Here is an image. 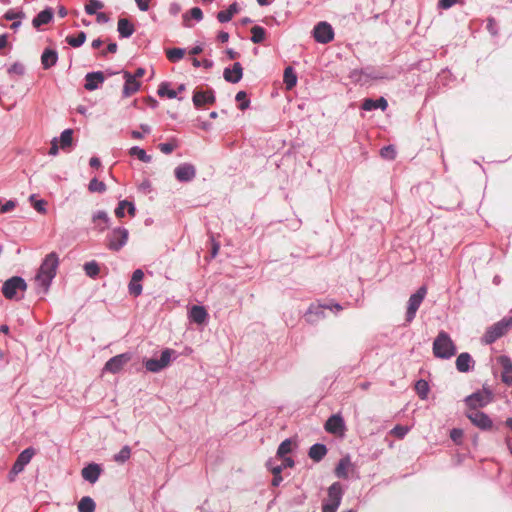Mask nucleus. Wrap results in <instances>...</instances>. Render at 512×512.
<instances>
[{
    "label": "nucleus",
    "instance_id": "1",
    "mask_svg": "<svg viewBox=\"0 0 512 512\" xmlns=\"http://www.w3.org/2000/svg\"><path fill=\"white\" fill-rule=\"evenodd\" d=\"M58 266L59 257L56 252H50L43 259L36 274V281L43 288L44 293H46L50 288L51 283L56 276Z\"/></svg>",
    "mask_w": 512,
    "mask_h": 512
},
{
    "label": "nucleus",
    "instance_id": "2",
    "mask_svg": "<svg viewBox=\"0 0 512 512\" xmlns=\"http://www.w3.org/2000/svg\"><path fill=\"white\" fill-rule=\"evenodd\" d=\"M432 351L436 358L448 360L456 354L457 347L450 335L441 330L433 341Z\"/></svg>",
    "mask_w": 512,
    "mask_h": 512
},
{
    "label": "nucleus",
    "instance_id": "3",
    "mask_svg": "<svg viewBox=\"0 0 512 512\" xmlns=\"http://www.w3.org/2000/svg\"><path fill=\"white\" fill-rule=\"evenodd\" d=\"M511 328L512 316L503 317L501 320L486 329L482 340L485 344H493L496 340L504 336Z\"/></svg>",
    "mask_w": 512,
    "mask_h": 512
},
{
    "label": "nucleus",
    "instance_id": "4",
    "mask_svg": "<svg viewBox=\"0 0 512 512\" xmlns=\"http://www.w3.org/2000/svg\"><path fill=\"white\" fill-rule=\"evenodd\" d=\"M328 499L322 503V512H337L343 495L344 489L340 482L332 483L327 490Z\"/></svg>",
    "mask_w": 512,
    "mask_h": 512
},
{
    "label": "nucleus",
    "instance_id": "5",
    "mask_svg": "<svg viewBox=\"0 0 512 512\" xmlns=\"http://www.w3.org/2000/svg\"><path fill=\"white\" fill-rule=\"evenodd\" d=\"M325 309L340 311L342 310V306L339 303L332 302L311 303L305 313V320L310 324H316L319 320L325 317Z\"/></svg>",
    "mask_w": 512,
    "mask_h": 512
},
{
    "label": "nucleus",
    "instance_id": "6",
    "mask_svg": "<svg viewBox=\"0 0 512 512\" xmlns=\"http://www.w3.org/2000/svg\"><path fill=\"white\" fill-rule=\"evenodd\" d=\"M176 351L170 348H165L161 351L159 358H149L143 361L145 369L149 372L158 373L168 367L171 362L172 356Z\"/></svg>",
    "mask_w": 512,
    "mask_h": 512
},
{
    "label": "nucleus",
    "instance_id": "7",
    "mask_svg": "<svg viewBox=\"0 0 512 512\" xmlns=\"http://www.w3.org/2000/svg\"><path fill=\"white\" fill-rule=\"evenodd\" d=\"M129 231L124 227L112 229L106 236L107 247L111 251H120L128 241Z\"/></svg>",
    "mask_w": 512,
    "mask_h": 512
},
{
    "label": "nucleus",
    "instance_id": "8",
    "mask_svg": "<svg viewBox=\"0 0 512 512\" xmlns=\"http://www.w3.org/2000/svg\"><path fill=\"white\" fill-rule=\"evenodd\" d=\"M493 399V394L489 388L483 387V390H478L470 395H468L464 402L470 410H476L479 408H484L487 406Z\"/></svg>",
    "mask_w": 512,
    "mask_h": 512
},
{
    "label": "nucleus",
    "instance_id": "9",
    "mask_svg": "<svg viewBox=\"0 0 512 512\" xmlns=\"http://www.w3.org/2000/svg\"><path fill=\"white\" fill-rule=\"evenodd\" d=\"M27 283L21 276H12L7 279L2 286L3 296L8 300L18 299V291H26Z\"/></svg>",
    "mask_w": 512,
    "mask_h": 512
},
{
    "label": "nucleus",
    "instance_id": "10",
    "mask_svg": "<svg viewBox=\"0 0 512 512\" xmlns=\"http://www.w3.org/2000/svg\"><path fill=\"white\" fill-rule=\"evenodd\" d=\"M427 293L425 286H421L415 293H413L408 300V306L406 311V321L412 322L416 316L417 310L419 309L422 301L424 300Z\"/></svg>",
    "mask_w": 512,
    "mask_h": 512
},
{
    "label": "nucleus",
    "instance_id": "11",
    "mask_svg": "<svg viewBox=\"0 0 512 512\" xmlns=\"http://www.w3.org/2000/svg\"><path fill=\"white\" fill-rule=\"evenodd\" d=\"M312 35L317 43L327 44L334 39V30L328 22L321 21L314 26Z\"/></svg>",
    "mask_w": 512,
    "mask_h": 512
},
{
    "label": "nucleus",
    "instance_id": "12",
    "mask_svg": "<svg viewBox=\"0 0 512 512\" xmlns=\"http://www.w3.org/2000/svg\"><path fill=\"white\" fill-rule=\"evenodd\" d=\"M465 415L474 426L478 427L482 431H489L493 426V422L488 414L480 411L479 409L470 410Z\"/></svg>",
    "mask_w": 512,
    "mask_h": 512
},
{
    "label": "nucleus",
    "instance_id": "13",
    "mask_svg": "<svg viewBox=\"0 0 512 512\" xmlns=\"http://www.w3.org/2000/svg\"><path fill=\"white\" fill-rule=\"evenodd\" d=\"M131 360L130 353L118 354L110 358L104 365L103 371L112 374L119 373L123 367Z\"/></svg>",
    "mask_w": 512,
    "mask_h": 512
},
{
    "label": "nucleus",
    "instance_id": "14",
    "mask_svg": "<svg viewBox=\"0 0 512 512\" xmlns=\"http://www.w3.org/2000/svg\"><path fill=\"white\" fill-rule=\"evenodd\" d=\"M174 176L181 183L191 182L196 177V168L191 163H181L174 169Z\"/></svg>",
    "mask_w": 512,
    "mask_h": 512
},
{
    "label": "nucleus",
    "instance_id": "15",
    "mask_svg": "<svg viewBox=\"0 0 512 512\" xmlns=\"http://www.w3.org/2000/svg\"><path fill=\"white\" fill-rule=\"evenodd\" d=\"M325 430L334 435H343L346 430V425L343 417L340 414H332L324 424Z\"/></svg>",
    "mask_w": 512,
    "mask_h": 512
},
{
    "label": "nucleus",
    "instance_id": "16",
    "mask_svg": "<svg viewBox=\"0 0 512 512\" xmlns=\"http://www.w3.org/2000/svg\"><path fill=\"white\" fill-rule=\"evenodd\" d=\"M215 101V92L211 88L206 91L195 89L193 92L192 102L197 109L201 108L205 104H213Z\"/></svg>",
    "mask_w": 512,
    "mask_h": 512
},
{
    "label": "nucleus",
    "instance_id": "17",
    "mask_svg": "<svg viewBox=\"0 0 512 512\" xmlns=\"http://www.w3.org/2000/svg\"><path fill=\"white\" fill-rule=\"evenodd\" d=\"M105 79V74L102 71L88 72L84 78V88L87 91L97 90L104 83Z\"/></svg>",
    "mask_w": 512,
    "mask_h": 512
},
{
    "label": "nucleus",
    "instance_id": "18",
    "mask_svg": "<svg viewBox=\"0 0 512 512\" xmlns=\"http://www.w3.org/2000/svg\"><path fill=\"white\" fill-rule=\"evenodd\" d=\"M144 278V272L142 269H136L133 271L131 280L128 284V292L133 297H138L142 294L143 287L141 281Z\"/></svg>",
    "mask_w": 512,
    "mask_h": 512
},
{
    "label": "nucleus",
    "instance_id": "19",
    "mask_svg": "<svg viewBox=\"0 0 512 512\" xmlns=\"http://www.w3.org/2000/svg\"><path fill=\"white\" fill-rule=\"evenodd\" d=\"M188 317L192 323L197 325H204L208 321V312L202 305H193L188 310Z\"/></svg>",
    "mask_w": 512,
    "mask_h": 512
},
{
    "label": "nucleus",
    "instance_id": "20",
    "mask_svg": "<svg viewBox=\"0 0 512 512\" xmlns=\"http://www.w3.org/2000/svg\"><path fill=\"white\" fill-rule=\"evenodd\" d=\"M223 77L226 82L236 84L243 77V67L240 62H235L232 67H226L223 71Z\"/></svg>",
    "mask_w": 512,
    "mask_h": 512
},
{
    "label": "nucleus",
    "instance_id": "21",
    "mask_svg": "<svg viewBox=\"0 0 512 512\" xmlns=\"http://www.w3.org/2000/svg\"><path fill=\"white\" fill-rule=\"evenodd\" d=\"M102 471L103 470L100 464L89 463L83 467L81 475L84 480L88 481L91 484H94L98 481Z\"/></svg>",
    "mask_w": 512,
    "mask_h": 512
},
{
    "label": "nucleus",
    "instance_id": "22",
    "mask_svg": "<svg viewBox=\"0 0 512 512\" xmlns=\"http://www.w3.org/2000/svg\"><path fill=\"white\" fill-rule=\"evenodd\" d=\"M456 369L461 373H468L474 370L475 361L468 352H462L455 361Z\"/></svg>",
    "mask_w": 512,
    "mask_h": 512
},
{
    "label": "nucleus",
    "instance_id": "23",
    "mask_svg": "<svg viewBox=\"0 0 512 512\" xmlns=\"http://www.w3.org/2000/svg\"><path fill=\"white\" fill-rule=\"evenodd\" d=\"M123 77L125 79L122 92L123 97H130L139 90L140 83L135 79V76H132L128 71H123Z\"/></svg>",
    "mask_w": 512,
    "mask_h": 512
},
{
    "label": "nucleus",
    "instance_id": "24",
    "mask_svg": "<svg viewBox=\"0 0 512 512\" xmlns=\"http://www.w3.org/2000/svg\"><path fill=\"white\" fill-rule=\"evenodd\" d=\"M54 17V10L51 7H46L40 11L33 19L32 26L39 30L42 25H47L52 22Z\"/></svg>",
    "mask_w": 512,
    "mask_h": 512
},
{
    "label": "nucleus",
    "instance_id": "25",
    "mask_svg": "<svg viewBox=\"0 0 512 512\" xmlns=\"http://www.w3.org/2000/svg\"><path fill=\"white\" fill-rule=\"evenodd\" d=\"M387 107L388 102L383 96H380L377 99L365 98L361 104V109L364 111H373L376 109H381L382 111H385Z\"/></svg>",
    "mask_w": 512,
    "mask_h": 512
},
{
    "label": "nucleus",
    "instance_id": "26",
    "mask_svg": "<svg viewBox=\"0 0 512 512\" xmlns=\"http://www.w3.org/2000/svg\"><path fill=\"white\" fill-rule=\"evenodd\" d=\"M35 454L36 449L34 447H27L17 456L13 466L22 472Z\"/></svg>",
    "mask_w": 512,
    "mask_h": 512
},
{
    "label": "nucleus",
    "instance_id": "27",
    "mask_svg": "<svg viewBox=\"0 0 512 512\" xmlns=\"http://www.w3.org/2000/svg\"><path fill=\"white\" fill-rule=\"evenodd\" d=\"M498 363L501 365L503 372L501 379L503 383L510 385L512 383V360L509 356L501 355L498 358Z\"/></svg>",
    "mask_w": 512,
    "mask_h": 512
},
{
    "label": "nucleus",
    "instance_id": "28",
    "mask_svg": "<svg viewBox=\"0 0 512 512\" xmlns=\"http://www.w3.org/2000/svg\"><path fill=\"white\" fill-rule=\"evenodd\" d=\"M58 61V52L53 48H45L41 55V64L43 69L48 70L56 65Z\"/></svg>",
    "mask_w": 512,
    "mask_h": 512
},
{
    "label": "nucleus",
    "instance_id": "29",
    "mask_svg": "<svg viewBox=\"0 0 512 512\" xmlns=\"http://www.w3.org/2000/svg\"><path fill=\"white\" fill-rule=\"evenodd\" d=\"M92 222L99 232H104L110 226V217L104 210H99L92 215Z\"/></svg>",
    "mask_w": 512,
    "mask_h": 512
},
{
    "label": "nucleus",
    "instance_id": "30",
    "mask_svg": "<svg viewBox=\"0 0 512 512\" xmlns=\"http://www.w3.org/2000/svg\"><path fill=\"white\" fill-rule=\"evenodd\" d=\"M74 130L71 128H67L60 134L58 138V144L63 151H71V149L75 146L73 139Z\"/></svg>",
    "mask_w": 512,
    "mask_h": 512
},
{
    "label": "nucleus",
    "instance_id": "31",
    "mask_svg": "<svg viewBox=\"0 0 512 512\" xmlns=\"http://www.w3.org/2000/svg\"><path fill=\"white\" fill-rule=\"evenodd\" d=\"M117 31L120 38H129L135 32L134 24L127 18H119Z\"/></svg>",
    "mask_w": 512,
    "mask_h": 512
},
{
    "label": "nucleus",
    "instance_id": "32",
    "mask_svg": "<svg viewBox=\"0 0 512 512\" xmlns=\"http://www.w3.org/2000/svg\"><path fill=\"white\" fill-rule=\"evenodd\" d=\"M125 209L131 217L136 215V206L133 202L127 199L118 202L117 207L114 210L116 217L123 218L125 216Z\"/></svg>",
    "mask_w": 512,
    "mask_h": 512
},
{
    "label": "nucleus",
    "instance_id": "33",
    "mask_svg": "<svg viewBox=\"0 0 512 512\" xmlns=\"http://www.w3.org/2000/svg\"><path fill=\"white\" fill-rule=\"evenodd\" d=\"M239 11H240V7H239L238 3L233 2L232 4L229 5V7L226 10H221L217 13V20L220 23H227Z\"/></svg>",
    "mask_w": 512,
    "mask_h": 512
},
{
    "label": "nucleus",
    "instance_id": "34",
    "mask_svg": "<svg viewBox=\"0 0 512 512\" xmlns=\"http://www.w3.org/2000/svg\"><path fill=\"white\" fill-rule=\"evenodd\" d=\"M328 450L325 444L315 443L313 444L308 451V456L314 462H320L327 454Z\"/></svg>",
    "mask_w": 512,
    "mask_h": 512
},
{
    "label": "nucleus",
    "instance_id": "35",
    "mask_svg": "<svg viewBox=\"0 0 512 512\" xmlns=\"http://www.w3.org/2000/svg\"><path fill=\"white\" fill-rule=\"evenodd\" d=\"M351 466H352V463H351L350 456L346 455V456L342 457L339 460V462L335 468V471H334L336 477L341 478V479H347L348 478L347 469Z\"/></svg>",
    "mask_w": 512,
    "mask_h": 512
},
{
    "label": "nucleus",
    "instance_id": "36",
    "mask_svg": "<svg viewBox=\"0 0 512 512\" xmlns=\"http://www.w3.org/2000/svg\"><path fill=\"white\" fill-rule=\"evenodd\" d=\"M297 74L292 66H287L283 74V82L287 90L293 89L297 84Z\"/></svg>",
    "mask_w": 512,
    "mask_h": 512
},
{
    "label": "nucleus",
    "instance_id": "37",
    "mask_svg": "<svg viewBox=\"0 0 512 512\" xmlns=\"http://www.w3.org/2000/svg\"><path fill=\"white\" fill-rule=\"evenodd\" d=\"M194 19L197 22L201 21L203 19V12L201 8L199 7H193L188 12L183 14V24L186 27H191L190 19Z\"/></svg>",
    "mask_w": 512,
    "mask_h": 512
},
{
    "label": "nucleus",
    "instance_id": "38",
    "mask_svg": "<svg viewBox=\"0 0 512 512\" xmlns=\"http://www.w3.org/2000/svg\"><path fill=\"white\" fill-rule=\"evenodd\" d=\"M251 38L250 40L254 44L262 43L267 37V31L264 27L260 25H255L251 28Z\"/></svg>",
    "mask_w": 512,
    "mask_h": 512
},
{
    "label": "nucleus",
    "instance_id": "39",
    "mask_svg": "<svg viewBox=\"0 0 512 512\" xmlns=\"http://www.w3.org/2000/svg\"><path fill=\"white\" fill-rule=\"evenodd\" d=\"M85 274L92 279H96L100 274V265L97 261L91 260L83 265Z\"/></svg>",
    "mask_w": 512,
    "mask_h": 512
},
{
    "label": "nucleus",
    "instance_id": "40",
    "mask_svg": "<svg viewBox=\"0 0 512 512\" xmlns=\"http://www.w3.org/2000/svg\"><path fill=\"white\" fill-rule=\"evenodd\" d=\"M294 442L291 438H287L280 443L276 451V458H284L293 450Z\"/></svg>",
    "mask_w": 512,
    "mask_h": 512
},
{
    "label": "nucleus",
    "instance_id": "41",
    "mask_svg": "<svg viewBox=\"0 0 512 512\" xmlns=\"http://www.w3.org/2000/svg\"><path fill=\"white\" fill-rule=\"evenodd\" d=\"M171 84L167 81H163L159 84L157 94L160 97H167L169 99L177 98V92L171 89Z\"/></svg>",
    "mask_w": 512,
    "mask_h": 512
},
{
    "label": "nucleus",
    "instance_id": "42",
    "mask_svg": "<svg viewBox=\"0 0 512 512\" xmlns=\"http://www.w3.org/2000/svg\"><path fill=\"white\" fill-rule=\"evenodd\" d=\"M96 503L90 496H84L78 502L79 512H95Z\"/></svg>",
    "mask_w": 512,
    "mask_h": 512
},
{
    "label": "nucleus",
    "instance_id": "43",
    "mask_svg": "<svg viewBox=\"0 0 512 512\" xmlns=\"http://www.w3.org/2000/svg\"><path fill=\"white\" fill-rule=\"evenodd\" d=\"M87 35L84 31H80L77 35H68L66 37V42L73 48L81 47L86 41Z\"/></svg>",
    "mask_w": 512,
    "mask_h": 512
},
{
    "label": "nucleus",
    "instance_id": "44",
    "mask_svg": "<svg viewBox=\"0 0 512 512\" xmlns=\"http://www.w3.org/2000/svg\"><path fill=\"white\" fill-rule=\"evenodd\" d=\"M415 391L421 400L427 399L430 391L429 383L425 379L417 380L415 383Z\"/></svg>",
    "mask_w": 512,
    "mask_h": 512
},
{
    "label": "nucleus",
    "instance_id": "45",
    "mask_svg": "<svg viewBox=\"0 0 512 512\" xmlns=\"http://www.w3.org/2000/svg\"><path fill=\"white\" fill-rule=\"evenodd\" d=\"M129 154L131 156L137 157L140 161L144 163H150L152 161V156L147 154L146 151L139 146L131 147L129 150Z\"/></svg>",
    "mask_w": 512,
    "mask_h": 512
},
{
    "label": "nucleus",
    "instance_id": "46",
    "mask_svg": "<svg viewBox=\"0 0 512 512\" xmlns=\"http://www.w3.org/2000/svg\"><path fill=\"white\" fill-rule=\"evenodd\" d=\"M131 456V448L128 445H124L118 453L113 456V460L117 463H125Z\"/></svg>",
    "mask_w": 512,
    "mask_h": 512
},
{
    "label": "nucleus",
    "instance_id": "47",
    "mask_svg": "<svg viewBox=\"0 0 512 512\" xmlns=\"http://www.w3.org/2000/svg\"><path fill=\"white\" fill-rule=\"evenodd\" d=\"M185 55V49L184 48H171L166 51V56L170 62H178L180 61Z\"/></svg>",
    "mask_w": 512,
    "mask_h": 512
},
{
    "label": "nucleus",
    "instance_id": "48",
    "mask_svg": "<svg viewBox=\"0 0 512 512\" xmlns=\"http://www.w3.org/2000/svg\"><path fill=\"white\" fill-rule=\"evenodd\" d=\"M107 187L103 181L98 180L96 177L92 178L88 185V190L92 193H104Z\"/></svg>",
    "mask_w": 512,
    "mask_h": 512
},
{
    "label": "nucleus",
    "instance_id": "49",
    "mask_svg": "<svg viewBox=\"0 0 512 512\" xmlns=\"http://www.w3.org/2000/svg\"><path fill=\"white\" fill-rule=\"evenodd\" d=\"M235 100L238 103V108L241 111L246 110L250 105V99L248 98L246 91L242 90V91L237 92V94L235 96Z\"/></svg>",
    "mask_w": 512,
    "mask_h": 512
},
{
    "label": "nucleus",
    "instance_id": "50",
    "mask_svg": "<svg viewBox=\"0 0 512 512\" xmlns=\"http://www.w3.org/2000/svg\"><path fill=\"white\" fill-rule=\"evenodd\" d=\"M104 4L100 0H89L85 5V12L88 15L97 14V10L102 9Z\"/></svg>",
    "mask_w": 512,
    "mask_h": 512
},
{
    "label": "nucleus",
    "instance_id": "51",
    "mask_svg": "<svg viewBox=\"0 0 512 512\" xmlns=\"http://www.w3.org/2000/svg\"><path fill=\"white\" fill-rule=\"evenodd\" d=\"M8 73L22 76L25 73V67L22 63L15 62L8 68Z\"/></svg>",
    "mask_w": 512,
    "mask_h": 512
},
{
    "label": "nucleus",
    "instance_id": "52",
    "mask_svg": "<svg viewBox=\"0 0 512 512\" xmlns=\"http://www.w3.org/2000/svg\"><path fill=\"white\" fill-rule=\"evenodd\" d=\"M462 437H463L462 429H460V428L451 429L450 438L455 444L459 445L461 443Z\"/></svg>",
    "mask_w": 512,
    "mask_h": 512
},
{
    "label": "nucleus",
    "instance_id": "53",
    "mask_svg": "<svg viewBox=\"0 0 512 512\" xmlns=\"http://www.w3.org/2000/svg\"><path fill=\"white\" fill-rule=\"evenodd\" d=\"M486 29L492 36H496L498 34V25L494 18L490 17L487 19Z\"/></svg>",
    "mask_w": 512,
    "mask_h": 512
},
{
    "label": "nucleus",
    "instance_id": "54",
    "mask_svg": "<svg viewBox=\"0 0 512 512\" xmlns=\"http://www.w3.org/2000/svg\"><path fill=\"white\" fill-rule=\"evenodd\" d=\"M176 147H177V145L175 143H172V142L160 143L158 145L159 150L162 153L167 154V155L172 153Z\"/></svg>",
    "mask_w": 512,
    "mask_h": 512
},
{
    "label": "nucleus",
    "instance_id": "55",
    "mask_svg": "<svg viewBox=\"0 0 512 512\" xmlns=\"http://www.w3.org/2000/svg\"><path fill=\"white\" fill-rule=\"evenodd\" d=\"M396 155L395 149L392 145L385 146L381 149V156L387 159H394Z\"/></svg>",
    "mask_w": 512,
    "mask_h": 512
},
{
    "label": "nucleus",
    "instance_id": "56",
    "mask_svg": "<svg viewBox=\"0 0 512 512\" xmlns=\"http://www.w3.org/2000/svg\"><path fill=\"white\" fill-rule=\"evenodd\" d=\"M219 249H220L219 242H217L214 238H212L211 239V250H210L209 256L207 257V260L209 261L211 259H214L217 256Z\"/></svg>",
    "mask_w": 512,
    "mask_h": 512
},
{
    "label": "nucleus",
    "instance_id": "57",
    "mask_svg": "<svg viewBox=\"0 0 512 512\" xmlns=\"http://www.w3.org/2000/svg\"><path fill=\"white\" fill-rule=\"evenodd\" d=\"M409 431L407 426L397 425L393 428L392 433L398 438H403Z\"/></svg>",
    "mask_w": 512,
    "mask_h": 512
},
{
    "label": "nucleus",
    "instance_id": "58",
    "mask_svg": "<svg viewBox=\"0 0 512 512\" xmlns=\"http://www.w3.org/2000/svg\"><path fill=\"white\" fill-rule=\"evenodd\" d=\"M118 50V45L116 42H110L108 45H107V48L105 50H102L100 52V56L101 57H106L107 56V53H116Z\"/></svg>",
    "mask_w": 512,
    "mask_h": 512
},
{
    "label": "nucleus",
    "instance_id": "59",
    "mask_svg": "<svg viewBox=\"0 0 512 512\" xmlns=\"http://www.w3.org/2000/svg\"><path fill=\"white\" fill-rule=\"evenodd\" d=\"M279 460H281L280 464H281L283 470L286 468H293L295 466V461L290 456H284V458H279Z\"/></svg>",
    "mask_w": 512,
    "mask_h": 512
},
{
    "label": "nucleus",
    "instance_id": "60",
    "mask_svg": "<svg viewBox=\"0 0 512 512\" xmlns=\"http://www.w3.org/2000/svg\"><path fill=\"white\" fill-rule=\"evenodd\" d=\"M17 205V201L16 200H8L6 203H4L2 206H1V213H8L10 211H12Z\"/></svg>",
    "mask_w": 512,
    "mask_h": 512
},
{
    "label": "nucleus",
    "instance_id": "61",
    "mask_svg": "<svg viewBox=\"0 0 512 512\" xmlns=\"http://www.w3.org/2000/svg\"><path fill=\"white\" fill-rule=\"evenodd\" d=\"M60 145L58 144V138H54L51 142V147L49 149V155L56 156L59 153Z\"/></svg>",
    "mask_w": 512,
    "mask_h": 512
},
{
    "label": "nucleus",
    "instance_id": "62",
    "mask_svg": "<svg viewBox=\"0 0 512 512\" xmlns=\"http://www.w3.org/2000/svg\"><path fill=\"white\" fill-rule=\"evenodd\" d=\"M45 206H46V201L43 199L37 200V201H35V203H33L34 209L39 213L46 212Z\"/></svg>",
    "mask_w": 512,
    "mask_h": 512
},
{
    "label": "nucleus",
    "instance_id": "63",
    "mask_svg": "<svg viewBox=\"0 0 512 512\" xmlns=\"http://www.w3.org/2000/svg\"><path fill=\"white\" fill-rule=\"evenodd\" d=\"M456 2L457 0H438V7L440 9L447 10L451 8Z\"/></svg>",
    "mask_w": 512,
    "mask_h": 512
},
{
    "label": "nucleus",
    "instance_id": "64",
    "mask_svg": "<svg viewBox=\"0 0 512 512\" xmlns=\"http://www.w3.org/2000/svg\"><path fill=\"white\" fill-rule=\"evenodd\" d=\"M21 471L18 470L15 466L12 465L10 471L8 472L7 478L9 482H14L17 475L20 474Z\"/></svg>",
    "mask_w": 512,
    "mask_h": 512
}]
</instances>
